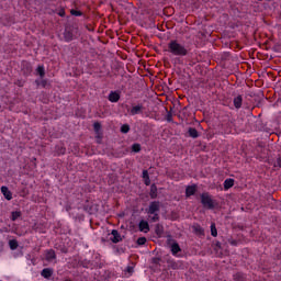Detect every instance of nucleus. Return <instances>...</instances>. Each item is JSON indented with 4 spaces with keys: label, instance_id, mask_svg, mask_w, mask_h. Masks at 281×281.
Listing matches in <instances>:
<instances>
[{
    "label": "nucleus",
    "instance_id": "4",
    "mask_svg": "<svg viewBox=\"0 0 281 281\" xmlns=\"http://www.w3.org/2000/svg\"><path fill=\"white\" fill-rule=\"evenodd\" d=\"M168 243H169V245L171 243V245H170L171 254L173 256H177V254H179V251H181V247L179 246V244L177 241H175L172 239H169Z\"/></svg>",
    "mask_w": 281,
    "mask_h": 281
},
{
    "label": "nucleus",
    "instance_id": "2",
    "mask_svg": "<svg viewBox=\"0 0 281 281\" xmlns=\"http://www.w3.org/2000/svg\"><path fill=\"white\" fill-rule=\"evenodd\" d=\"M201 203L204 207H207L209 210H213L214 207V201L212 200V196H210L207 193L201 194Z\"/></svg>",
    "mask_w": 281,
    "mask_h": 281
},
{
    "label": "nucleus",
    "instance_id": "29",
    "mask_svg": "<svg viewBox=\"0 0 281 281\" xmlns=\"http://www.w3.org/2000/svg\"><path fill=\"white\" fill-rule=\"evenodd\" d=\"M150 177L148 176V170L143 171V179H149Z\"/></svg>",
    "mask_w": 281,
    "mask_h": 281
},
{
    "label": "nucleus",
    "instance_id": "5",
    "mask_svg": "<svg viewBox=\"0 0 281 281\" xmlns=\"http://www.w3.org/2000/svg\"><path fill=\"white\" fill-rule=\"evenodd\" d=\"M143 112H144V105L137 104L132 106V109L130 110V115H139Z\"/></svg>",
    "mask_w": 281,
    "mask_h": 281
},
{
    "label": "nucleus",
    "instance_id": "30",
    "mask_svg": "<svg viewBox=\"0 0 281 281\" xmlns=\"http://www.w3.org/2000/svg\"><path fill=\"white\" fill-rule=\"evenodd\" d=\"M167 122H172V113H167Z\"/></svg>",
    "mask_w": 281,
    "mask_h": 281
},
{
    "label": "nucleus",
    "instance_id": "17",
    "mask_svg": "<svg viewBox=\"0 0 281 281\" xmlns=\"http://www.w3.org/2000/svg\"><path fill=\"white\" fill-rule=\"evenodd\" d=\"M18 218H21V211H13L11 213V221H16Z\"/></svg>",
    "mask_w": 281,
    "mask_h": 281
},
{
    "label": "nucleus",
    "instance_id": "28",
    "mask_svg": "<svg viewBox=\"0 0 281 281\" xmlns=\"http://www.w3.org/2000/svg\"><path fill=\"white\" fill-rule=\"evenodd\" d=\"M276 166H278L279 168H281V154L279 155Z\"/></svg>",
    "mask_w": 281,
    "mask_h": 281
},
{
    "label": "nucleus",
    "instance_id": "25",
    "mask_svg": "<svg viewBox=\"0 0 281 281\" xmlns=\"http://www.w3.org/2000/svg\"><path fill=\"white\" fill-rule=\"evenodd\" d=\"M137 245H146V237H139L137 239Z\"/></svg>",
    "mask_w": 281,
    "mask_h": 281
},
{
    "label": "nucleus",
    "instance_id": "7",
    "mask_svg": "<svg viewBox=\"0 0 281 281\" xmlns=\"http://www.w3.org/2000/svg\"><path fill=\"white\" fill-rule=\"evenodd\" d=\"M41 276H42V278H45V280H49V278H52V276H54V269H52V268H44L41 271Z\"/></svg>",
    "mask_w": 281,
    "mask_h": 281
},
{
    "label": "nucleus",
    "instance_id": "10",
    "mask_svg": "<svg viewBox=\"0 0 281 281\" xmlns=\"http://www.w3.org/2000/svg\"><path fill=\"white\" fill-rule=\"evenodd\" d=\"M1 192L7 201H12V192L8 187H1Z\"/></svg>",
    "mask_w": 281,
    "mask_h": 281
},
{
    "label": "nucleus",
    "instance_id": "24",
    "mask_svg": "<svg viewBox=\"0 0 281 281\" xmlns=\"http://www.w3.org/2000/svg\"><path fill=\"white\" fill-rule=\"evenodd\" d=\"M93 128H94V131L98 133V132L100 131V128H102V125H101L99 122H95V123L93 124Z\"/></svg>",
    "mask_w": 281,
    "mask_h": 281
},
{
    "label": "nucleus",
    "instance_id": "33",
    "mask_svg": "<svg viewBox=\"0 0 281 281\" xmlns=\"http://www.w3.org/2000/svg\"><path fill=\"white\" fill-rule=\"evenodd\" d=\"M150 196H151V199H155L157 196V194L151 193Z\"/></svg>",
    "mask_w": 281,
    "mask_h": 281
},
{
    "label": "nucleus",
    "instance_id": "13",
    "mask_svg": "<svg viewBox=\"0 0 281 281\" xmlns=\"http://www.w3.org/2000/svg\"><path fill=\"white\" fill-rule=\"evenodd\" d=\"M110 102H120V93L117 92H111L109 94Z\"/></svg>",
    "mask_w": 281,
    "mask_h": 281
},
{
    "label": "nucleus",
    "instance_id": "26",
    "mask_svg": "<svg viewBox=\"0 0 281 281\" xmlns=\"http://www.w3.org/2000/svg\"><path fill=\"white\" fill-rule=\"evenodd\" d=\"M153 223H157V221H159V214L155 213L153 214V216L150 217Z\"/></svg>",
    "mask_w": 281,
    "mask_h": 281
},
{
    "label": "nucleus",
    "instance_id": "15",
    "mask_svg": "<svg viewBox=\"0 0 281 281\" xmlns=\"http://www.w3.org/2000/svg\"><path fill=\"white\" fill-rule=\"evenodd\" d=\"M229 188H234V179L232 178L224 181V190H229Z\"/></svg>",
    "mask_w": 281,
    "mask_h": 281
},
{
    "label": "nucleus",
    "instance_id": "19",
    "mask_svg": "<svg viewBox=\"0 0 281 281\" xmlns=\"http://www.w3.org/2000/svg\"><path fill=\"white\" fill-rule=\"evenodd\" d=\"M37 74L41 76V78H45V67L38 66Z\"/></svg>",
    "mask_w": 281,
    "mask_h": 281
},
{
    "label": "nucleus",
    "instance_id": "22",
    "mask_svg": "<svg viewBox=\"0 0 281 281\" xmlns=\"http://www.w3.org/2000/svg\"><path fill=\"white\" fill-rule=\"evenodd\" d=\"M128 131H131V126H128V124L121 126V133H128Z\"/></svg>",
    "mask_w": 281,
    "mask_h": 281
},
{
    "label": "nucleus",
    "instance_id": "9",
    "mask_svg": "<svg viewBox=\"0 0 281 281\" xmlns=\"http://www.w3.org/2000/svg\"><path fill=\"white\" fill-rule=\"evenodd\" d=\"M111 236L112 237H110V239L112 240V243L117 244V243L122 241V236L120 235V233L117 231L113 229L111 232Z\"/></svg>",
    "mask_w": 281,
    "mask_h": 281
},
{
    "label": "nucleus",
    "instance_id": "16",
    "mask_svg": "<svg viewBox=\"0 0 281 281\" xmlns=\"http://www.w3.org/2000/svg\"><path fill=\"white\" fill-rule=\"evenodd\" d=\"M188 133L193 139H196V137H199V132L194 127H190Z\"/></svg>",
    "mask_w": 281,
    "mask_h": 281
},
{
    "label": "nucleus",
    "instance_id": "3",
    "mask_svg": "<svg viewBox=\"0 0 281 281\" xmlns=\"http://www.w3.org/2000/svg\"><path fill=\"white\" fill-rule=\"evenodd\" d=\"M161 210V204L158 201L150 202L147 214H157Z\"/></svg>",
    "mask_w": 281,
    "mask_h": 281
},
{
    "label": "nucleus",
    "instance_id": "31",
    "mask_svg": "<svg viewBox=\"0 0 281 281\" xmlns=\"http://www.w3.org/2000/svg\"><path fill=\"white\" fill-rule=\"evenodd\" d=\"M145 184L150 186V178H145Z\"/></svg>",
    "mask_w": 281,
    "mask_h": 281
},
{
    "label": "nucleus",
    "instance_id": "12",
    "mask_svg": "<svg viewBox=\"0 0 281 281\" xmlns=\"http://www.w3.org/2000/svg\"><path fill=\"white\" fill-rule=\"evenodd\" d=\"M195 193H196V186L187 187L186 189L187 196H194Z\"/></svg>",
    "mask_w": 281,
    "mask_h": 281
},
{
    "label": "nucleus",
    "instance_id": "6",
    "mask_svg": "<svg viewBox=\"0 0 281 281\" xmlns=\"http://www.w3.org/2000/svg\"><path fill=\"white\" fill-rule=\"evenodd\" d=\"M45 260H47V262H54V260H56V251H54V249L46 250Z\"/></svg>",
    "mask_w": 281,
    "mask_h": 281
},
{
    "label": "nucleus",
    "instance_id": "18",
    "mask_svg": "<svg viewBox=\"0 0 281 281\" xmlns=\"http://www.w3.org/2000/svg\"><path fill=\"white\" fill-rule=\"evenodd\" d=\"M211 236L216 238L218 236V232L216 231V224H211Z\"/></svg>",
    "mask_w": 281,
    "mask_h": 281
},
{
    "label": "nucleus",
    "instance_id": "14",
    "mask_svg": "<svg viewBox=\"0 0 281 281\" xmlns=\"http://www.w3.org/2000/svg\"><path fill=\"white\" fill-rule=\"evenodd\" d=\"M9 247L11 251L19 249V241L16 239L9 240Z\"/></svg>",
    "mask_w": 281,
    "mask_h": 281
},
{
    "label": "nucleus",
    "instance_id": "1",
    "mask_svg": "<svg viewBox=\"0 0 281 281\" xmlns=\"http://www.w3.org/2000/svg\"><path fill=\"white\" fill-rule=\"evenodd\" d=\"M167 47V52L172 56H188V48H186V46L180 44L177 40L170 41Z\"/></svg>",
    "mask_w": 281,
    "mask_h": 281
},
{
    "label": "nucleus",
    "instance_id": "32",
    "mask_svg": "<svg viewBox=\"0 0 281 281\" xmlns=\"http://www.w3.org/2000/svg\"><path fill=\"white\" fill-rule=\"evenodd\" d=\"M195 232H200V234H203V228H201L200 226H198V227L195 228Z\"/></svg>",
    "mask_w": 281,
    "mask_h": 281
},
{
    "label": "nucleus",
    "instance_id": "27",
    "mask_svg": "<svg viewBox=\"0 0 281 281\" xmlns=\"http://www.w3.org/2000/svg\"><path fill=\"white\" fill-rule=\"evenodd\" d=\"M71 14L72 16H82V12L76 10H71Z\"/></svg>",
    "mask_w": 281,
    "mask_h": 281
},
{
    "label": "nucleus",
    "instance_id": "20",
    "mask_svg": "<svg viewBox=\"0 0 281 281\" xmlns=\"http://www.w3.org/2000/svg\"><path fill=\"white\" fill-rule=\"evenodd\" d=\"M132 150H133V153H139V150H142V145L133 144L132 145Z\"/></svg>",
    "mask_w": 281,
    "mask_h": 281
},
{
    "label": "nucleus",
    "instance_id": "21",
    "mask_svg": "<svg viewBox=\"0 0 281 281\" xmlns=\"http://www.w3.org/2000/svg\"><path fill=\"white\" fill-rule=\"evenodd\" d=\"M64 36H65V41H68V42L74 38V36L71 35V32H69V31H66L64 33Z\"/></svg>",
    "mask_w": 281,
    "mask_h": 281
},
{
    "label": "nucleus",
    "instance_id": "8",
    "mask_svg": "<svg viewBox=\"0 0 281 281\" xmlns=\"http://www.w3.org/2000/svg\"><path fill=\"white\" fill-rule=\"evenodd\" d=\"M138 227H139V232H144V234H148V232H150V226L146 221H140L138 224Z\"/></svg>",
    "mask_w": 281,
    "mask_h": 281
},
{
    "label": "nucleus",
    "instance_id": "11",
    "mask_svg": "<svg viewBox=\"0 0 281 281\" xmlns=\"http://www.w3.org/2000/svg\"><path fill=\"white\" fill-rule=\"evenodd\" d=\"M235 109H240L243 106V95H237L233 100Z\"/></svg>",
    "mask_w": 281,
    "mask_h": 281
},
{
    "label": "nucleus",
    "instance_id": "23",
    "mask_svg": "<svg viewBox=\"0 0 281 281\" xmlns=\"http://www.w3.org/2000/svg\"><path fill=\"white\" fill-rule=\"evenodd\" d=\"M130 276H133V272L135 271V268L133 266H127L125 270Z\"/></svg>",
    "mask_w": 281,
    "mask_h": 281
}]
</instances>
